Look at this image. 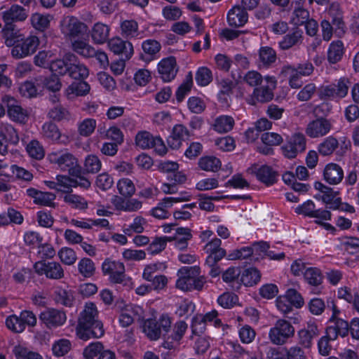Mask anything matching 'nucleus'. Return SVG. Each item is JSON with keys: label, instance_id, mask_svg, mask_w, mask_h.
Here are the masks:
<instances>
[{"label": "nucleus", "instance_id": "obj_1", "mask_svg": "<svg viewBox=\"0 0 359 359\" xmlns=\"http://www.w3.org/2000/svg\"><path fill=\"white\" fill-rule=\"evenodd\" d=\"M98 316L99 311L96 305L91 302H86L80 313L76 327V335L79 339L86 341L92 337L99 338L103 336V324L99 320Z\"/></svg>", "mask_w": 359, "mask_h": 359}, {"label": "nucleus", "instance_id": "obj_2", "mask_svg": "<svg viewBox=\"0 0 359 359\" xmlns=\"http://www.w3.org/2000/svg\"><path fill=\"white\" fill-rule=\"evenodd\" d=\"M295 329L285 319L277 320L269 332V339L273 344L284 345L294 337Z\"/></svg>", "mask_w": 359, "mask_h": 359}, {"label": "nucleus", "instance_id": "obj_3", "mask_svg": "<svg viewBox=\"0 0 359 359\" xmlns=\"http://www.w3.org/2000/svg\"><path fill=\"white\" fill-rule=\"evenodd\" d=\"M59 28L64 38L70 41L85 34L88 31L87 25L73 15L62 17L59 22Z\"/></svg>", "mask_w": 359, "mask_h": 359}, {"label": "nucleus", "instance_id": "obj_4", "mask_svg": "<svg viewBox=\"0 0 359 359\" xmlns=\"http://www.w3.org/2000/svg\"><path fill=\"white\" fill-rule=\"evenodd\" d=\"M102 270L104 275L109 276V280L113 283L132 285V279L125 273V266L120 261L107 259L102 264Z\"/></svg>", "mask_w": 359, "mask_h": 359}, {"label": "nucleus", "instance_id": "obj_5", "mask_svg": "<svg viewBox=\"0 0 359 359\" xmlns=\"http://www.w3.org/2000/svg\"><path fill=\"white\" fill-rule=\"evenodd\" d=\"M47 158L62 171L69 173H73L74 168L79 165L77 158L67 149L52 151L48 154Z\"/></svg>", "mask_w": 359, "mask_h": 359}, {"label": "nucleus", "instance_id": "obj_6", "mask_svg": "<svg viewBox=\"0 0 359 359\" xmlns=\"http://www.w3.org/2000/svg\"><path fill=\"white\" fill-rule=\"evenodd\" d=\"M40 43L39 39L34 34L25 37L22 34L21 39L11 50V55L14 59H22L34 54Z\"/></svg>", "mask_w": 359, "mask_h": 359}, {"label": "nucleus", "instance_id": "obj_7", "mask_svg": "<svg viewBox=\"0 0 359 359\" xmlns=\"http://www.w3.org/2000/svg\"><path fill=\"white\" fill-rule=\"evenodd\" d=\"M266 85H261L253 89L248 100V103L255 104L257 102H266L272 100L273 97V90L276 88L277 81L273 76H264Z\"/></svg>", "mask_w": 359, "mask_h": 359}, {"label": "nucleus", "instance_id": "obj_8", "mask_svg": "<svg viewBox=\"0 0 359 359\" xmlns=\"http://www.w3.org/2000/svg\"><path fill=\"white\" fill-rule=\"evenodd\" d=\"M1 101L6 104L8 116L12 121L20 124H25L28 121L29 112L27 109L23 108L15 98L10 95H4Z\"/></svg>", "mask_w": 359, "mask_h": 359}, {"label": "nucleus", "instance_id": "obj_9", "mask_svg": "<svg viewBox=\"0 0 359 359\" xmlns=\"http://www.w3.org/2000/svg\"><path fill=\"white\" fill-rule=\"evenodd\" d=\"M135 144L142 149L153 148L160 156L167 152V148L163 140L158 136H153L147 131H141L136 135Z\"/></svg>", "mask_w": 359, "mask_h": 359}, {"label": "nucleus", "instance_id": "obj_10", "mask_svg": "<svg viewBox=\"0 0 359 359\" xmlns=\"http://www.w3.org/2000/svg\"><path fill=\"white\" fill-rule=\"evenodd\" d=\"M348 80L341 78L337 83L322 86L319 96L321 99L335 100L344 97L348 90Z\"/></svg>", "mask_w": 359, "mask_h": 359}, {"label": "nucleus", "instance_id": "obj_11", "mask_svg": "<svg viewBox=\"0 0 359 359\" xmlns=\"http://www.w3.org/2000/svg\"><path fill=\"white\" fill-rule=\"evenodd\" d=\"M34 267L39 275H44L50 279L59 280L65 275L62 266L56 262H37Z\"/></svg>", "mask_w": 359, "mask_h": 359}, {"label": "nucleus", "instance_id": "obj_12", "mask_svg": "<svg viewBox=\"0 0 359 359\" xmlns=\"http://www.w3.org/2000/svg\"><path fill=\"white\" fill-rule=\"evenodd\" d=\"M200 269L198 267L183 266L180 268L177 273V279L175 286L182 291H191L193 290V276L198 275Z\"/></svg>", "mask_w": 359, "mask_h": 359}, {"label": "nucleus", "instance_id": "obj_13", "mask_svg": "<svg viewBox=\"0 0 359 359\" xmlns=\"http://www.w3.org/2000/svg\"><path fill=\"white\" fill-rule=\"evenodd\" d=\"M39 320L48 328L53 329L63 325L67 320V316L61 310L47 309L41 313Z\"/></svg>", "mask_w": 359, "mask_h": 359}, {"label": "nucleus", "instance_id": "obj_14", "mask_svg": "<svg viewBox=\"0 0 359 359\" xmlns=\"http://www.w3.org/2000/svg\"><path fill=\"white\" fill-rule=\"evenodd\" d=\"M159 77L164 82H170L176 77L179 67L175 57L169 56L163 58L157 65Z\"/></svg>", "mask_w": 359, "mask_h": 359}, {"label": "nucleus", "instance_id": "obj_15", "mask_svg": "<svg viewBox=\"0 0 359 359\" xmlns=\"http://www.w3.org/2000/svg\"><path fill=\"white\" fill-rule=\"evenodd\" d=\"M246 172L255 176L259 181L266 185H271L276 182V172L266 165L254 164L246 170Z\"/></svg>", "mask_w": 359, "mask_h": 359}, {"label": "nucleus", "instance_id": "obj_16", "mask_svg": "<svg viewBox=\"0 0 359 359\" xmlns=\"http://www.w3.org/2000/svg\"><path fill=\"white\" fill-rule=\"evenodd\" d=\"M188 328L187 323L184 320L177 321L172 327V332L171 335L165 338L162 346L166 349H175L183 338Z\"/></svg>", "mask_w": 359, "mask_h": 359}, {"label": "nucleus", "instance_id": "obj_17", "mask_svg": "<svg viewBox=\"0 0 359 359\" xmlns=\"http://www.w3.org/2000/svg\"><path fill=\"white\" fill-rule=\"evenodd\" d=\"M306 149V140L304 135L296 133L293 135L287 143L281 147L283 155L288 158H293L299 152Z\"/></svg>", "mask_w": 359, "mask_h": 359}, {"label": "nucleus", "instance_id": "obj_18", "mask_svg": "<svg viewBox=\"0 0 359 359\" xmlns=\"http://www.w3.org/2000/svg\"><path fill=\"white\" fill-rule=\"evenodd\" d=\"M20 137L17 130L11 124L3 125L0 128V154L8 152V144L17 145Z\"/></svg>", "mask_w": 359, "mask_h": 359}, {"label": "nucleus", "instance_id": "obj_19", "mask_svg": "<svg viewBox=\"0 0 359 359\" xmlns=\"http://www.w3.org/2000/svg\"><path fill=\"white\" fill-rule=\"evenodd\" d=\"M332 127V126L330 120L318 118L308 123L306 133L311 138L322 137L330 133Z\"/></svg>", "mask_w": 359, "mask_h": 359}, {"label": "nucleus", "instance_id": "obj_20", "mask_svg": "<svg viewBox=\"0 0 359 359\" xmlns=\"http://www.w3.org/2000/svg\"><path fill=\"white\" fill-rule=\"evenodd\" d=\"M108 47L114 54L121 55L125 60L130 59L134 54L132 43L124 41L118 36L113 37L109 40Z\"/></svg>", "mask_w": 359, "mask_h": 359}, {"label": "nucleus", "instance_id": "obj_21", "mask_svg": "<svg viewBox=\"0 0 359 359\" xmlns=\"http://www.w3.org/2000/svg\"><path fill=\"white\" fill-rule=\"evenodd\" d=\"M0 15L5 25H13V22H23L28 17L26 9L18 4H13L1 12Z\"/></svg>", "mask_w": 359, "mask_h": 359}, {"label": "nucleus", "instance_id": "obj_22", "mask_svg": "<svg viewBox=\"0 0 359 359\" xmlns=\"http://www.w3.org/2000/svg\"><path fill=\"white\" fill-rule=\"evenodd\" d=\"M291 6L290 23L296 26L304 25L309 18V12L304 8V0H293Z\"/></svg>", "mask_w": 359, "mask_h": 359}, {"label": "nucleus", "instance_id": "obj_23", "mask_svg": "<svg viewBox=\"0 0 359 359\" xmlns=\"http://www.w3.org/2000/svg\"><path fill=\"white\" fill-rule=\"evenodd\" d=\"M43 135L49 140L62 144H67L70 140L69 137L62 134L57 126L50 122L45 123L42 126Z\"/></svg>", "mask_w": 359, "mask_h": 359}, {"label": "nucleus", "instance_id": "obj_24", "mask_svg": "<svg viewBox=\"0 0 359 359\" xmlns=\"http://www.w3.org/2000/svg\"><path fill=\"white\" fill-rule=\"evenodd\" d=\"M27 195L33 198L34 203L37 205L54 207L56 196L51 192H43L34 188L26 190Z\"/></svg>", "mask_w": 359, "mask_h": 359}, {"label": "nucleus", "instance_id": "obj_25", "mask_svg": "<svg viewBox=\"0 0 359 359\" xmlns=\"http://www.w3.org/2000/svg\"><path fill=\"white\" fill-rule=\"evenodd\" d=\"M323 177L330 184H338L344 178L343 169L337 163H330L324 168Z\"/></svg>", "mask_w": 359, "mask_h": 359}, {"label": "nucleus", "instance_id": "obj_26", "mask_svg": "<svg viewBox=\"0 0 359 359\" xmlns=\"http://www.w3.org/2000/svg\"><path fill=\"white\" fill-rule=\"evenodd\" d=\"M318 334V327L314 323H309L304 327L297 332L299 344L304 348H309L312 345L313 339Z\"/></svg>", "mask_w": 359, "mask_h": 359}, {"label": "nucleus", "instance_id": "obj_27", "mask_svg": "<svg viewBox=\"0 0 359 359\" xmlns=\"http://www.w3.org/2000/svg\"><path fill=\"white\" fill-rule=\"evenodd\" d=\"M110 30V27L106 24L100 22L95 23L90 30L93 42L95 44L104 43L109 39Z\"/></svg>", "mask_w": 359, "mask_h": 359}, {"label": "nucleus", "instance_id": "obj_28", "mask_svg": "<svg viewBox=\"0 0 359 359\" xmlns=\"http://www.w3.org/2000/svg\"><path fill=\"white\" fill-rule=\"evenodd\" d=\"M248 18V13L240 6L233 7L227 14L228 23L232 27L243 26L247 22Z\"/></svg>", "mask_w": 359, "mask_h": 359}, {"label": "nucleus", "instance_id": "obj_29", "mask_svg": "<svg viewBox=\"0 0 359 359\" xmlns=\"http://www.w3.org/2000/svg\"><path fill=\"white\" fill-rule=\"evenodd\" d=\"M326 333L332 340L337 339L338 337H344L348 333V323L342 319H337L333 325L327 327Z\"/></svg>", "mask_w": 359, "mask_h": 359}, {"label": "nucleus", "instance_id": "obj_30", "mask_svg": "<svg viewBox=\"0 0 359 359\" xmlns=\"http://www.w3.org/2000/svg\"><path fill=\"white\" fill-rule=\"evenodd\" d=\"M327 14L331 19L332 23L335 26V31L339 33H344L345 25L342 19V11L338 3L334 2L330 4Z\"/></svg>", "mask_w": 359, "mask_h": 359}, {"label": "nucleus", "instance_id": "obj_31", "mask_svg": "<svg viewBox=\"0 0 359 359\" xmlns=\"http://www.w3.org/2000/svg\"><path fill=\"white\" fill-rule=\"evenodd\" d=\"M276 60V53L271 47L264 46L259 50L257 65L259 69L269 68Z\"/></svg>", "mask_w": 359, "mask_h": 359}, {"label": "nucleus", "instance_id": "obj_32", "mask_svg": "<svg viewBox=\"0 0 359 359\" xmlns=\"http://www.w3.org/2000/svg\"><path fill=\"white\" fill-rule=\"evenodd\" d=\"M338 192L334 191L332 188L327 187L323 193L315 196L316 198L322 200L327 208L332 210H337L339 208L341 201V198L337 197Z\"/></svg>", "mask_w": 359, "mask_h": 359}, {"label": "nucleus", "instance_id": "obj_33", "mask_svg": "<svg viewBox=\"0 0 359 359\" xmlns=\"http://www.w3.org/2000/svg\"><path fill=\"white\" fill-rule=\"evenodd\" d=\"M222 241L218 238H213L208 241L205 247V252L208 254L206 258L222 259L226 255V250L221 248Z\"/></svg>", "mask_w": 359, "mask_h": 359}, {"label": "nucleus", "instance_id": "obj_34", "mask_svg": "<svg viewBox=\"0 0 359 359\" xmlns=\"http://www.w3.org/2000/svg\"><path fill=\"white\" fill-rule=\"evenodd\" d=\"M121 34L126 39L141 38L138 23L134 20H126L121 22Z\"/></svg>", "mask_w": 359, "mask_h": 359}, {"label": "nucleus", "instance_id": "obj_35", "mask_svg": "<svg viewBox=\"0 0 359 359\" xmlns=\"http://www.w3.org/2000/svg\"><path fill=\"white\" fill-rule=\"evenodd\" d=\"M234 125L235 121L231 116L220 115L215 118L212 127L218 133H226L231 131Z\"/></svg>", "mask_w": 359, "mask_h": 359}, {"label": "nucleus", "instance_id": "obj_36", "mask_svg": "<svg viewBox=\"0 0 359 359\" xmlns=\"http://www.w3.org/2000/svg\"><path fill=\"white\" fill-rule=\"evenodd\" d=\"M1 33L4 40V43L7 47H14L19 39H21V36H22V34L19 31L15 30L13 25H4Z\"/></svg>", "mask_w": 359, "mask_h": 359}, {"label": "nucleus", "instance_id": "obj_37", "mask_svg": "<svg viewBox=\"0 0 359 359\" xmlns=\"http://www.w3.org/2000/svg\"><path fill=\"white\" fill-rule=\"evenodd\" d=\"M75 60V56L72 54H68L65 56V60H56L50 65V69L55 74L64 75L69 72V66L72 62Z\"/></svg>", "mask_w": 359, "mask_h": 359}, {"label": "nucleus", "instance_id": "obj_38", "mask_svg": "<svg viewBox=\"0 0 359 359\" xmlns=\"http://www.w3.org/2000/svg\"><path fill=\"white\" fill-rule=\"evenodd\" d=\"M63 201L72 209L82 211L88 208V203L87 200L83 196L72 192L65 194Z\"/></svg>", "mask_w": 359, "mask_h": 359}, {"label": "nucleus", "instance_id": "obj_39", "mask_svg": "<svg viewBox=\"0 0 359 359\" xmlns=\"http://www.w3.org/2000/svg\"><path fill=\"white\" fill-rule=\"evenodd\" d=\"M53 20V15H43L39 13H33L30 17L32 26L37 31L44 32L49 26Z\"/></svg>", "mask_w": 359, "mask_h": 359}, {"label": "nucleus", "instance_id": "obj_40", "mask_svg": "<svg viewBox=\"0 0 359 359\" xmlns=\"http://www.w3.org/2000/svg\"><path fill=\"white\" fill-rule=\"evenodd\" d=\"M38 86H41V90L44 88L53 92L59 91L61 89L62 83L59 78L55 75L48 77L39 76L36 79Z\"/></svg>", "mask_w": 359, "mask_h": 359}, {"label": "nucleus", "instance_id": "obj_41", "mask_svg": "<svg viewBox=\"0 0 359 359\" xmlns=\"http://www.w3.org/2000/svg\"><path fill=\"white\" fill-rule=\"evenodd\" d=\"M90 90L89 84L86 82H74L65 90V94L68 99L75 96H83L87 95Z\"/></svg>", "mask_w": 359, "mask_h": 359}, {"label": "nucleus", "instance_id": "obj_42", "mask_svg": "<svg viewBox=\"0 0 359 359\" xmlns=\"http://www.w3.org/2000/svg\"><path fill=\"white\" fill-rule=\"evenodd\" d=\"M339 141L333 136H329L318 145V152L323 156L332 155L339 147Z\"/></svg>", "mask_w": 359, "mask_h": 359}, {"label": "nucleus", "instance_id": "obj_43", "mask_svg": "<svg viewBox=\"0 0 359 359\" xmlns=\"http://www.w3.org/2000/svg\"><path fill=\"white\" fill-rule=\"evenodd\" d=\"M261 279V273L256 268L245 269L241 275V282L245 286L250 287L257 284Z\"/></svg>", "mask_w": 359, "mask_h": 359}, {"label": "nucleus", "instance_id": "obj_44", "mask_svg": "<svg viewBox=\"0 0 359 359\" xmlns=\"http://www.w3.org/2000/svg\"><path fill=\"white\" fill-rule=\"evenodd\" d=\"M305 281L311 286L318 287L323 283V276L320 269L308 267L304 272Z\"/></svg>", "mask_w": 359, "mask_h": 359}, {"label": "nucleus", "instance_id": "obj_45", "mask_svg": "<svg viewBox=\"0 0 359 359\" xmlns=\"http://www.w3.org/2000/svg\"><path fill=\"white\" fill-rule=\"evenodd\" d=\"M344 54V44L339 41H332L327 50V59L330 62L334 64L339 62Z\"/></svg>", "mask_w": 359, "mask_h": 359}, {"label": "nucleus", "instance_id": "obj_46", "mask_svg": "<svg viewBox=\"0 0 359 359\" xmlns=\"http://www.w3.org/2000/svg\"><path fill=\"white\" fill-rule=\"evenodd\" d=\"M302 32L299 29L294 30L292 33L285 35L279 42V46L282 50H287L301 42Z\"/></svg>", "mask_w": 359, "mask_h": 359}, {"label": "nucleus", "instance_id": "obj_47", "mask_svg": "<svg viewBox=\"0 0 359 359\" xmlns=\"http://www.w3.org/2000/svg\"><path fill=\"white\" fill-rule=\"evenodd\" d=\"M198 165L203 170L216 172L221 168L222 163L219 158L212 156H206L200 158Z\"/></svg>", "mask_w": 359, "mask_h": 359}, {"label": "nucleus", "instance_id": "obj_48", "mask_svg": "<svg viewBox=\"0 0 359 359\" xmlns=\"http://www.w3.org/2000/svg\"><path fill=\"white\" fill-rule=\"evenodd\" d=\"M83 168L85 172L95 174L101 170L102 162L97 155L88 154L84 158Z\"/></svg>", "mask_w": 359, "mask_h": 359}, {"label": "nucleus", "instance_id": "obj_49", "mask_svg": "<svg viewBox=\"0 0 359 359\" xmlns=\"http://www.w3.org/2000/svg\"><path fill=\"white\" fill-rule=\"evenodd\" d=\"M177 236L175 238V246L180 250H185L188 245V241L191 238L192 235L190 229L187 228H177Z\"/></svg>", "mask_w": 359, "mask_h": 359}, {"label": "nucleus", "instance_id": "obj_50", "mask_svg": "<svg viewBox=\"0 0 359 359\" xmlns=\"http://www.w3.org/2000/svg\"><path fill=\"white\" fill-rule=\"evenodd\" d=\"M72 48L76 53L86 57H91L95 54V49L83 40L74 39Z\"/></svg>", "mask_w": 359, "mask_h": 359}, {"label": "nucleus", "instance_id": "obj_51", "mask_svg": "<svg viewBox=\"0 0 359 359\" xmlns=\"http://www.w3.org/2000/svg\"><path fill=\"white\" fill-rule=\"evenodd\" d=\"M283 72L289 76V85L292 88H299L303 85L302 75L297 71L295 67L291 65L284 66Z\"/></svg>", "mask_w": 359, "mask_h": 359}, {"label": "nucleus", "instance_id": "obj_52", "mask_svg": "<svg viewBox=\"0 0 359 359\" xmlns=\"http://www.w3.org/2000/svg\"><path fill=\"white\" fill-rule=\"evenodd\" d=\"M143 331L145 334L151 340H156L160 338L161 332L158 323L153 319L147 320L143 326Z\"/></svg>", "mask_w": 359, "mask_h": 359}, {"label": "nucleus", "instance_id": "obj_53", "mask_svg": "<svg viewBox=\"0 0 359 359\" xmlns=\"http://www.w3.org/2000/svg\"><path fill=\"white\" fill-rule=\"evenodd\" d=\"M68 73L74 79H85L89 75V70L84 65L79 62H72Z\"/></svg>", "mask_w": 359, "mask_h": 359}, {"label": "nucleus", "instance_id": "obj_54", "mask_svg": "<svg viewBox=\"0 0 359 359\" xmlns=\"http://www.w3.org/2000/svg\"><path fill=\"white\" fill-rule=\"evenodd\" d=\"M26 151L31 158L36 160L42 159L45 155L43 146L36 140H32L27 144Z\"/></svg>", "mask_w": 359, "mask_h": 359}, {"label": "nucleus", "instance_id": "obj_55", "mask_svg": "<svg viewBox=\"0 0 359 359\" xmlns=\"http://www.w3.org/2000/svg\"><path fill=\"white\" fill-rule=\"evenodd\" d=\"M243 81L248 86L255 88L263 83L264 77L257 71L250 70L243 75Z\"/></svg>", "mask_w": 359, "mask_h": 359}, {"label": "nucleus", "instance_id": "obj_56", "mask_svg": "<svg viewBox=\"0 0 359 359\" xmlns=\"http://www.w3.org/2000/svg\"><path fill=\"white\" fill-rule=\"evenodd\" d=\"M118 193L124 197H131L135 192V187L133 181L128 178L119 180L116 184Z\"/></svg>", "mask_w": 359, "mask_h": 359}, {"label": "nucleus", "instance_id": "obj_57", "mask_svg": "<svg viewBox=\"0 0 359 359\" xmlns=\"http://www.w3.org/2000/svg\"><path fill=\"white\" fill-rule=\"evenodd\" d=\"M169 241L171 239L167 236L155 237L149 243L147 251L152 255H157L165 250Z\"/></svg>", "mask_w": 359, "mask_h": 359}, {"label": "nucleus", "instance_id": "obj_58", "mask_svg": "<svg viewBox=\"0 0 359 359\" xmlns=\"http://www.w3.org/2000/svg\"><path fill=\"white\" fill-rule=\"evenodd\" d=\"M55 299L57 303L70 307L73 304L74 297L71 291L57 287L55 291Z\"/></svg>", "mask_w": 359, "mask_h": 359}, {"label": "nucleus", "instance_id": "obj_59", "mask_svg": "<svg viewBox=\"0 0 359 359\" xmlns=\"http://www.w3.org/2000/svg\"><path fill=\"white\" fill-rule=\"evenodd\" d=\"M96 126L97 121L95 119L85 118L78 124V132L83 137H88L94 133Z\"/></svg>", "mask_w": 359, "mask_h": 359}, {"label": "nucleus", "instance_id": "obj_60", "mask_svg": "<svg viewBox=\"0 0 359 359\" xmlns=\"http://www.w3.org/2000/svg\"><path fill=\"white\" fill-rule=\"evenodd\" d=\"M146 223L147 222L144 218L137 216L130 225L124 227L123 231L128 236H131L133 233H141L144 231Z\"/></svg>", "mask_w": 359, "mask_h": 359}, {"label": "nucleus", "instance_id": "obj_61", "mask_svg": "<svg viewBox=\"0 0 359 359\" xmlns=\"http://www.w3.org/2000/svg\"><path fill=\"white\" fill-rule=\"evenodd\" d=\"M78 270L83 277L90 278L95 271V264L89 258H82L78 263Z\"/></svg>", "mask_w": 359, "mask_h": 359}, {"label": "nucleus", "instance_id": "obj_62", "mask_svg": "<svg viewBox=\"0 0 359 359\" xmlns=\"http://www.w3.org/2000/svg\"><path fill=\"white\" fill-rule=\"evenodd\" d=\"M254 253L252 247L245 246L239 249L230 251L226 255L228 260L245 259L250 257Z\"/></svg>", "mask_w": 359, "mask_h": 359}, {"label": "nucleus", "instance_id": "obj_63", "mask_svg": "<svg viewBox=\"0 0 359 359\" xmlns=\"http://www.w3.org/2000/svg\"><path fill=\"white\" fill-rule=\"evenodd\" d=\"M57 191L63 192L65 194L72 192L74 187V179L71 178L67 175H58L56 177Z\"/></svg>", "mask_w": 359, "mask_h": 359}, {"label": "nucleus", "instance_id": "obj_64", "mask_svg": "<svg viewBox=\"0 0 359 359\" xmlns=\"http://www.w3.org/2000/svg\"><path fill=\"white\" fill-rule=\"evenodd\" d=\"M58 257L60 261L68 266L73 265L76 259L77 256L75 251L68 247H63L58 251Z\"/></svg>", "mask_w": 359, "mask_h": 359}]
</instances>
